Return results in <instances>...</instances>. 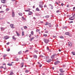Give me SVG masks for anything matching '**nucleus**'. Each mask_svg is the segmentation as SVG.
I'll list each match as a JSON object with an SVG mask.
<instances>
[{"label": "nucleus", "mask_w": 75, "mask_h": 75, "mask_svg": "<svg viewBox=\"0 0 75 75\" xmlns=\"http://www.w3.org/2000/svg\"><path fill=\"white\" fill-rule=\"evenodd\" d=\"M57 54H53L51 56V58L52 59H54V58H55V56H57Z\"/></svg>", "instance_id": "f257e3e1"}, {"label": "nucleus", "mask_w": 75, "mask_h": 75, "mask_svg": "<svg viewBox=\"0 0 75 75\" xmlns=\"http://www.w3.org/2000/svg\"><path fill=\"white\" fill-rule=\"evenodd\" d=\"M44 41L46 44H47L49 42V40L47 39H44Z\"/></svg>", "instance_id": "f03ea898"}, {"label": "nucleus", "mask_w": 75, "mask_h": 75, "mask_svg": "<svg viewBox=\"0 0 75 75\" xmlns=\"http://www.w3.org/2000/svg\"><path fill=\"white\" fill-rule=\"evenodd\" d=\"M59 63H60V62H59L58 61H57L54 62V65H57V64H59Z\"/></svg>", "instance_id": "7ed1b4c3"}, {"label": "nucleus", "mask_w": 75, "mask_h": 75, "mask_svg": "<svg viewBox=\"0 0 75 75\" xmlns=\"http://www.w3.org/2000/svg\"><path fill=\"white\" fill-rule=\"evenodd\" d=\"M4 38L5 40H7L10 38V37L8 36H6L4 37Z\"/></svg>", "instance_id": "20e7f679"}, {"label": "nucleus", "mask_w": 75, "mask_h": 75, "mask_svg": "<svg viewBox=\"0 0 75 75\" xmlns=\"http://www.w3.org/2000/svg\"><path fill=\"white\" fill-rule=\"evenodd\" d=\"M13 26H14V24H11L10 25V27H11V28H15V27Z\"/></svg>", "instance_id": "39448f33"}, {"label": "nucleus", "mask_w": 75, "mask_h": 75, "mask_svg": "<svg viewBox=\"0 0 75 75\" xmlns=\"http://www.w3.org/2000/svg\"><path fill=\"white\" fill-rule=\"evenodd\" d=\"M59 71L61 72V73H63L65 72V71H63V69H59Z\"/></svg>", "instance_id": "423d86ee"}, {"label": "nucleus", "mask_w": 75, "mask_h": 75, "mask_svg": "<svg viewBox=\"0 0 75 75\" xmlns=\"http://www.w3.org/2000/svg\"><path fill=\"white\" fill-rule=\"evenodd\" d=\"M68 44V46L69 47H71L72 45V44L71 42H69Z\"/></svg>", "instance_id": "0eeeda50"}, {"label": "nucleus", "mask_w": 75, "mask_h": 75, "mask_svg": "<svg viewBox=\"0 0 75 75\" xmlns=\"http://www.w3.org/2000/svg\"><path fill=\"white\" fill-rule=\"evenodd\" d=\"M7 0H1V3H3V4H5L6 3V1Z\"/></svg>", "instance_id": "6e6552de"}, {"label": "nucleus", "mask_w": 75, "mask_h": 75, "mask_svg": "<svg viewBox=\"0 0 75 75\" xmlns=\"http://www.w3.org/2000/svg\"><path fill=\"white\" fill-rule=\"evenodd\" d=\"M12 17H15V13H14V12H12Z\"/></svg>", "instance_id": "1a4fd4ad"}, {"label": "nucleus", "mask_w": 75, "mask_h": 75, "mask_svg": "<svg viewBox=\"0 0 75 75\" xmlns=\"http://www.w3.org/2000/svg\"><path fill=\"white\" fill-rule=\"evenodd\" d=\"M51 61H52V59H49L48 60H46V62H51Z\"/></svg>", "instance_id": "9d476101"}, {"label": "nucleus", "mask_w": 75, "mask_h": 75, "mask_svg": "<svg viewBox=\"0 0 75 75\" xmlns=\"http://www.w3.org/2000/svg\"><path fill=\"white\" fill-rule=\"evenodd\" d=\"M33 14V12H32L31 11H29V13H28L29 15L30 16V15H31V14Z\"/></svg>", "instance_id": "9b49d317"}, {"label": "nucleus", "mask_w": 75, "mask_h": 75, "mask_svg": "<svg viewBox=\"0 0 75 75\" xmlns=\"http://www.w3.org/2000/svg\"><path fill=\"white\" fill-rule=\"evenodd\" d=\"M33 58H35V59H37V56L36 55H34Z\"/></svg>", "instance_id": "f8f14e48"}, {"label": "nucleus", "mask_w": 75, "mask_h": 75, "mask_svg": "<svg viewBox=\"0 0 75 75\" xmlns=\"http://www.w3.org/2000/svg\"><path fill=\"white\" fill-rule=\"evenodd\" d=\"M21 68H23L24 67V62H22L21 64Z\"/></svg>", "instance_id": "ddd939ff"}, {"label": "nucleus", "mask_w": 75, "mask_h": 75, "mask_svg": "<svg viewBox=\"0 0 75 75\" xmlns=\"http://www.w3.org/2000/svg\"><path fill=\"white\" fill-rule=\"evenodd\" d=\"M1 31H4L5 30V28H4L3 27H1Z\"/></svg>", "instance_id": "4468645a"}, {"label": "nucleus", "mask_w": 75, "mask_h": 75, "mask_svg": "<svg viewBox=\"0 0 75 75\" xmlns=\"http://www.w3.org/2000/svg\"><path fill=\"white\" fill-rule=\"evenodd\" d=\"M49 24H51V23H48V22H46V24H45V25H48Z\"/></svg>", "instance_id": "2eb2a0df"}, {"label": "nucleus", "mask_w": 75, "mask_h": 75, "mask_svg": "<svg viewBox=\"0 0 75 75\" xmlns=\"http://www.w3.org/2000/svg\"><path fill=\"white\" fill-rule=\"evenodd\" d=\"M16 34L17 36H18V37H19V36H20V34H19V33L17 32V31H16Z\"/></svg>", "instance_id": "dca6fc26"}, {"label": "nucleus", "mask_w": 75, "mask_h": 75, "mask_svg": "<svg viewBox=\"0 0 75 75\" xmlns=\"http://www.w3.org/2000/svg\"><path fill=\"white\" fill-rule=\"evenodd\" d=\"M34 39V37H33L32 38H31L30 39V41H31L33 40Z\"/></svg>", "instance_id": "f3484780"}, {"label": "nucleus", "mask_w": 75, "mask_h": 75, "mask_svg": "<svg viewBox=\"0 0 75 75\" xmlns=\"http://www.w3.org/2000/svg\"><path fill=\"white\" fill-rule=\"evenodd\" d=\"M30 10H31V9L30 8H28V9L27 10H25V11H26V12H28V11H30Z\"/></svg>", "instance_id": "a211bd4d"}, {"label": "nucleus", "mask_w": 75, "mask_h": 75, "mask_svg": "<svg viewBox=\"0 0 75 75\" xmlns=\"http://www.w3.org/2000/svg\"><path fill=\"white\" fill-rule=\"evenodd\" d=\"M36 10L38 11H40V9L38 8L37 7L36 8Z\"/></svg>", "instance_id": "6ab92c4d"}, {"label": "nucleus", "mask_w": 75, "mask_h": 75, "mask_svg": "<svg viewBox=\"0 0 75 75\" xmlns=\"http://www.w3.org/2000/svg\"><path fill=\"white\" fill-rule=\"evenodd\" d=\"M12 38L13 40H16V38L15 37H14V36H13L12 37Z\"/></svg>", "instance_id": "aec40b11"}, {"label": "nucleus", "mask_w": 75, "mask_h": 75, "mask_svg": "<svg viewBox=\"0 0 75 75\" xmlns=\"http://www.w3.org/2000/svg\"><path fill=\"white\" fill-rule=\"evenodd\" d=\"M29 71V70H25V72L26 74L28 73Z\"/></svg>", "instance_id": "412c9836"}, {"label": "nucleus", "mask_w": 75, "mask_h": 75, "mask_svg": "<svg viewBox=\"0 0 75 75\" xmlns=\"http://www.w3.org/2000/svg\"><path fill=\"white\" fill-rule=\"evenodd\" d=\"M39 6L40 8H42V7H43V6L39 4Z\"/></svg>", "instance_id": "4be33fe9"}, {"label": "nucleus", "mask_w": 75, "mask_h": 75, "mask_svg": "<svg viewBox=\"0 0 75 75\" xmlns=\"http://www.w3.org/2000/svg\"><path fill=\"white\" fill-rule=\"evenodd\" d=\"M18 14L20 16H22L23 15V14L22 13H19Z\"/></svg>", "instance_id": "5701e85b"}, {"label": "nucleus", "mask_w": 75, "mask_h": 75, "mask_svg": "<svg viewBox=\"0 0 75 75\" xmlns=\"http://www.w3.org/2000/svg\"><path fill=\"white\" fill-rule=\"evenodd\" d=\"M14 75V73H13V72H10V74L9 75Z\"/></svg>", "instance_id": "b1692460"}, {"label": "nucleus", "mask_w": 75, "mask_h": 75, "mask_svg": "<svg viewBox=\"0 0 75 75\" xmlns=\"http://www.w3.org/2000/svg\"><path fill=\"white\" fill-rule=\"evenodd\" d=\"M7 65L8 66H12L13 65V64H10V63L8 64Z\"/></svg>", "instance_id": "393cba45"}, {"label": "nucleus", "mask_w": 75, "mask_h": 75, "mask_svg": "<svg viewBox=\"0 0 75 75\" xmlns=\"http://www.w3.org/2000/svg\"><path fill=\"white\" fill-rule=\"evenodd\" d=\"M65 35H68L69 34V32H66L65 33Z\"/></svg>", "instance_id": "a878e982"}, {"label": "nucleus", "mask_w": 75, "mask_h": 75, "mask_svg": "<svg viewBox=\"0 0 75 75\" xmlns=\"http://www.w3.org/2000/svg\"><path fill=\"white\" fill-rule=\"evenodd\" d=\"M22 36H24V31H22Z\"/></svg>", "instance_id": "bb28decb"}, {"label": "nucleus", "mask_w": 75, "mask_h": 75, "mask_svg": "<svg viewBox=\"0 0 75 75\" xmlns=\"http://www.w3.org/2000/svg\"><path fill=\"white\" fill-rule=\"evenodd\" d=\"M71 54H73V55H75V52H72Z\"/></svg>", "instance_id": "cd10ccee"}, {"label": "nucleus", "mask_w": 75, "mask_h": 75, "mask_svg": "<svg viewBox=\"0 0 75 75\" xmlns=\"http://www.w3.org/2000/svg\"><path fill=\"white\" fill-rule=\"evenodd\" d=\"M45 18H49V16L47 15V16H45Z\"/></svg>", "instance_id": "c85d7f7f"}, {"label": "nucleus", "mask_w": 75, "mask_h": 75, "mask_svg": "<svg viewBox=\"0 0 75 75\" xmlns=\"http://www.w3.org/2000/svg\"><path fill=\"white\" fill-rule=\"evenodd\" d=\"M43 36L44 37H47V34H44Z\"/></svg>", "instance_id": "c756f323"}, {"label": "nucleus", "mask_w": 75, "mask_h": 75, "mask_svg": "<svg viewBox=\"0 0 75 75\" xmlns=\"http://www.w3.org/2000/svg\"><path fill=\"white\" fill-rule=\"evenodd\" d=\"M31 34L32 35H33L34 34V32L33 31H32L31 32Z\"/></svg>", "instance_id": "7c9ffc66"}, {"label": "nucleus", "mask_w": 75, "mask_h": 75, "mask_svg": "<svg viewBox=\"0 0 75 75\" xmlns=\"http://www.w3.org/2000/svg\"><path fill=\"white\" fill-rule=\"evenodd\" d=\"M49 27H52V25H51V23H50V24H49Z\"/></svg>", "instance_id": "2f4dec72"}, {"label": "nucleus", "mask_w": 75, "mask_h": 75, "mask_svg": "<svg viewBox=\"0 0 75 75\" xmlns=\"http://www.w3.org/2000/svg\"><path fill=\"white\" fill-rule=\"evenodd\" d=\"M18 54H19V55H20L21 54V51H20L19 52H18Z\"/></svg>", "instance_id": "473e14b6"}, {"label": "nucleus", "mask_w": 75, "mask_h": 75, "mask_svg": "<svg viewBox=\"0 0 75 75\" xmlns=\"http://www.w3.org/2000/svg\"><path fill=\"white\" fill-rule=\"evenodd\" d=\"M60 38H62V39L64 38V36H60Z\"/></svg>", "instance_id": "72a5a7b5"}, {"label": "nucleus", "mask_w": 75, "mask_h": 75, "mask_svg": "<svg viewBox=\"0 0 75 75\" xmlns=\"http://www.w3.org/2000/svg\"><path fill=\"white\" fill-rule=\"evenodd\" d=\"M60 11V10H59L56 11V13H59V11Z\"/></svg>", "instance_id": "f704fd0d"}, {"label": "nucleus", "mask_w": 75, "mask_h": 75, "mask_svg": "<svg viewBox=\"0 0 75 75\" xmlns=\"http://www.w3.org/2000/svg\"><path fill=\"white\" fill-rule=\"evenodd\" d=\"M6 11H8L9 10H10V9L8 8H6Z\"/></svg>", "instance_id": "c9c22d12"}, {"label": "nucleus", "mask_w": 75, "mask_h": 75, "mask_svg": "<svg viewBox=\"0 0 75 75\" xmlns=\"http://www.w3.org/2000/svg\"><path fill=\"white\" fill-rule=\"evenodd\" d=\"M40 29H37L36 30V32H38L40 31Z\"/></svg>", "instance_id": "e433bc0d"}, {"label": "nucleus", "mask_w": 75, "mask_h": 75, "mask_svg": "<svg viewBox=\"0 0 75 75\" xmlns=\"http://www.w3.org/2000/svg\"><path fill=\"white\" fill-rule=\"evenodd\" d=\"M50 8H51V10H53V6H51V7H50Z\"/></svg>", "instance_id": "4c0bfd02"}, {"label": "nucleus", "mask_w": 75, "mask_h": 75, "mask_svg": "<svg viewBox=\"0 0 75 75\" xmlns=\"http://www.w3.org/2000/svg\"><path fill=\"white\" fill-rule=\"evenodd\" d=\"M24 29H26L27 28V27L26 26H24Z\"/></svg>", "instance_id": "58836bf2"}, {"label": "nucleus", "mask_w": 75, "mask_h": 75, "mask_svg": "<svg viewBox=\"0 0 75 75\" xmlns=\"http://www.w3.org/2000/svg\"><path fill=\"white\" fill-rule=\"evenodd\" d=\"M7 54H5L3 56V57L4 58V57H7Z\"/></svg>", "instance_id": "ea45409f"}, {"label": "nucleus", "mask_w": 75, "mask_h": 75, "mask_svg": "<svg viewBox=\"0 0 75 75\" xmlns=\"http://www.w3.org/2000/svg\"><path fill=\"white\" fill-rule=\"evenodd\" d=\"M40 57H41V58H42L43 57H44V56H43L42 55H41L40 56Z\"/></svg>", "instance_id": "a19ab883"}, {"label": "nucleus", "mask_w": 75, "mask_h": 75, "mask_svg": "<svg viewBox=\"0 0 75 75\" xmlns=\"http://www.w3.org/2000/svg\"><path fill=\"white\" fill-rule=\"evenodd\" d=\"M22 19H23V20H25V18H24V17L23 16H22Z\"/></svg>", "instance_id": "79ce46f5"}, {"label": "nucleus", "mask_w": 75, "mask_h": 75, "mask_svg": "<svg viewBox=\"0 0 75 75\" xmlns=\"http://www.w3.org/2000/svg\"><path fill=\"white\" fill-rule=\"evenodd\" d=\"M16 61H19V59H18V58L16 59Z\"/></svg>", "instance_id": "37998d69"}, {"label": "nucleus", "mask_w": 75, "mask_h": 75, "mask_svg": "<svg viewBox=\"0 0 75 75\" xmlns=\"http://www.w3.org/2000/svg\"><path fill=\"white\" fill-rule=\"evenodd\" d=\"M69 20H74V19H71V18H69Z\"/></svg>", "instance_id": "c03bdc74"}, {"label": "nucleus", "mask_w": 75, "mask_h": 75, "mask_svg": "<svg viewBox=\"0 0 75 75\" xmlns=\"http://www.w3.org/2000/svg\"><path fill=\"white\" fill-rule=\"evenodd\" d=\"M34 52H38V50H35L34 51Z\"/></svg>", "instance_id": "a18cd8bd"}, {"label": "nucleus", "mask_w": 75, "mask_h": 75, "mask_svg": "<svg viewBox=\"0 0 75 75\" xmlns=\"http://www.w3.org/2000/svg\"><path fill=\"white\" fill-rule=\"evenodd\" d=\"M10 49H8V50H7V51L8 52L9 51H10Z\"/></svg>", "instance_id": "49530a36"}, {"label": "nucleus", "mask_w": 75, "mask_h": 75, "mask_svg": "<svg viewBox=\"0 0 75 75\" xmlns=\"http://www.w3.org/2000/svg\"><path fill=\"white\" fill-rule=\"evenodd\" d=\"M28 50H26V51H25V53H26V52H28Z\"/></svg>", "instance_id": "de8ad7c7"}, {"label": "nucleus", "mask_w": 75, "mask_h": 75, "mask_svg": "<svg viewBox=\"0 0 75 75\" xmlns=\"http://www.w3.org/2000/svg\"><path fill=\"white\" fill-rule=\"evenodd\" d=\"M59 75H64V74H63V73H60Z\"/></svg>", "instance_id": "09e8293b"}, {"label": "nucleus", "mask_w": 75, "mask_h": 75, "mask_svg": "<svg viewBox=\"0 0 75 75\" xmlns=\"http://www.w3.org/2000/svg\"><path fill=\"white\" fill-rule=\"evenodd\" d=\"M0 68H4V67H3V66H1V67H0Z\"/></svg>", "instance_id": "8fccbe9b"}, {"label": "nucleus", "mask_w": 75, "mask_h": 75, "mask_svg": "<svg viewBox=\"0 0 75 75\" xmlns=\"http://www.w3.org/2000/svg\"><path fill=\"white\" fill-rule=\"evenodd\" d=\"M52 37H53V38H56V37H57L56 36H53Z\"/></svg>", "instance_id": "3c124183"}, {"label": "nucleus", "mask_w": 75, "mask_h": 75, "mask_svg": "<svg viewBox=\"0 0 75 75\" xmlns=\"http://www.w3.org/2000/svg\"><path fill=\"white\" fill-rule=\"evenodd\" d=\"M31 34H30L29 35V37H30V38H31Z\"/></svg>", "instance_id": "603ef678"}, {"label": "nucleus", "mask_w": 75, "mask_h": 75, "mask_svg": "<svg viewBox=\"0 0 75 75\" xmlns=\"http://www.w3.org/2000/svg\"><path fill=\"white\" fill-rule=\"evenodd\" d=\"M2 65H6V63H4Z\"/></svg>", "instance_id": "864d4df0"}, {"label": "nucleus", "mask_w": 75, "mask_h": 75, "mask_svg": "<svg viewBox=\"0 0 75 75\" xmlns=\"http://www.w3.org/2000/svg\"><path fill=\"white\" fill-rule=\"evenodd\" d=\"M9 44H10V43L9 42H8L6 43V45H9Z\"/></svg>", "instance_id": "5fc2aeb1"}, {"label": "nucleus", "mask_w": 75, "mask_h": 75, "mask_svg": "<svg viewBox=\"0 0 75 75\" xmlns=\"http://www.w3.org/2000/svg\"><path fill=\"white\" fill-rule=\"evenodd\" d=\"M35 6H33V8H35Z\"/></svg>", "instance_id": "6e6d98bb"}, {"label": "nucleus", "mask_w": 75, "mask_h": 75, "mask_svg": "<svg viewBox=\"0 0 75 75\" xmlns=\"http://www.w3.org/2000/svg\"><path fill=\"white\" fill-rule=\"evenodd\" d=\"M74 17V19L75 18V17H74L73 16H72L71 17V18H73Z\"/></svg>", "instance_id": "4d7b16f0"}, {"label": "nucleus", "mask_w": 75, "mask_h": 75, "mask_svg": "<svg viewBox=\"0 0 75 75\" xmlns=\"http://www.w3.org/2000/svg\"><path fill=\"white\" fill-rule=\"evenodd\" d=\"M73 21H71L69 23H73Z\"/></svg>", "instance_id": "13d9d810"}, {"label": "nucleus", "mask_w": 75, "mask_h": 75, "mask_svg": "<svg viewBox=\"0 0 75 75\" xmlns=\"http://www.w3.org/2000/svg\"><path fill=\"white\" fill-rule=\"evenodd\" d=\"M42 67V64H40L39 66V67Z\"/></svg>", "instance_id": "bf43d9fd"}, {"label": "nucleus", "mask_w": 75, "mask_h": 75, "mask_svg": "<svg viewBox=\"0 0 75 75\" xmlns=\"http://www.w3.org/2000/svg\"><path fill=\"white\" fill-rule=\"evenodd\" d=\"M47 5H45L44 6V7H47Z\"/></svg>", "instance_id": "052dcab7"}, {"label": "nucleus", "mask_w": 75, "mask_h": 75, "mask_svg": "<svg viewBox=\"0 0 75 75\" xmlns=\"http://www.w3.org/2000/svg\"><path fill=\"white\" fill-rule=\"evenodd\" d=\"M48 33V31L45 32V33Z\"/></svg>", "instance_id": "680f3d73"}, {"label": "nucleus", "mask_w": 75, "mask_h": 75, "mask_svg": "<svg viewBox=\"0 0 75 75\" xmlns=\"http://www.w3.org/2000/svg\"><path fill=\"white\" fill-rule=\"evenodd\" d=\"M16 0H11L12 1H16Z\"/></svg>", "instance_id": "e2e57ef3"}, {"label": "nucleus", "mask_w": 75, "mask_h": 75, "mask_svg": "<svg viewBox=\"0 0 75 75\" xmlns=\"http://www.w3.org/2000/svg\"><path fill=\"white\" fill-rule=\"evenodd\" d=\"M61 5L62 6H64V4L62 3Z\"/></svg>", "instance_id": "0e129e2a"}, {"label": "nucleus", "mask_w": 75, "mask_h": 75, "mask_svg": "<svg viewBox=\"0 0 75 75\" xmlns=\"http://www.w3.org/2000/svg\"><path fill=\"white\" fill-rule=\"evenodd\" d=\"M73 16L74 17H75V14H74L73 15Z\"/></svg>", "instance_id": "69168bd1"}, {"label": "nucleus", "mask_w": 75, "mask_h": 75, "mask_svg": "<svg viewBox=\"0 0 75 75\" xmlns=\"http://www.w3.org/2000/svg\"><path fill=\"white\" fill-rule=\"evenodd\" d=\"M67 7H69V5H67Z\"/></svg>", "instance_id": "338daca9"}, {"label": "nucleus", "mask_w": 75, "mask_h": 75, "mask_svg": "<svg viewBox=\"0 0 75 75\" xmlns=\"http://www.w3.org/2000/svg\"><path fill=\"white\" fill-rule=\"evenodd\" d=\"M75 9V7H74L73 8V10H74Z\"/></svg>", "instance_id": "774afa93"}]
</instances>
